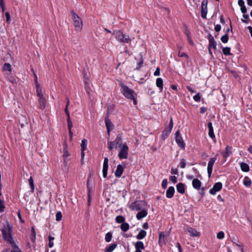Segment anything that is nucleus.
<instances>
[{
  "label": "nucleus",
  "instance_id": "obj_1",
  "mask_svg": "<svg viewBox=\"0 0 252 252\" xmlns=\"http://www.w3.org/2000/svg\"><path fill=\"white\" fill-rule=\"evenodd\" d=\"M120 86L122 87L121 92L127 98L132 100L134 105L136 104L137 102L135 98V94L134 92L122 83L120 84Z\"/></svg>",
  "mask_w": 252,
  "mask_h": 252
},
{
  "label": "nucleus",
  "instance_id": "obj_2",
  "mask_svg": "<svg viewBox=\"0 0 252 252\" xmlns=\"http://www.w3.org/2000/svg\"><path fill=\"white\" fill-rule=\"evenodd\" d=\"M12 227V225L8 222H7L4 224L2 229V233L4 239L8 241L11 244L15 243L12 240L11 236Z\"/></svg>",
  "mask_w": 252,
  "mask_h": 252
},
{
  "label": "nucleus",
  "instance_id": "obj_3",
  "mask_svg": "<svg viewBox=\"0 0 252 252\" xmlns=\"http://www.w3.org/2000/svg\"><path fill=\"white\" fill-rule=\"evenodd\" d=\"M116 39L119 42H122L123 44L128 43L131 42V39L129 36L124 34L120 31H118L115 32Z\"/></svg>",
  "mask_w": 252,
  "mask_h": 252
},
{
  "label": "nucleus",
  "instance_id": "obj_4",
  "mask_svg": "<svg viewBox=\"0 0 252 252\" xmlns=\"http://www.w3.org/2000/svg\"><path fill=\"white\" fill-rule=\"evenodd\" d=\"M71 14L74 27H75L76 30L80 31L83 27L82 20L78 16V15L74 13L73 11H71Z\"/></svg>",
  "mask_w": 252,
  "mask_h": 252
},
{
  "label": "nucleus",
  "instance_id": "obj_5",
  "mask_svg": "<svg viewBox=\"0 0 252 252\" xmlns=\"http://www.w3.org/2000/svg\"><path fill=\"white\" fill-rule=\"evenodd\" d=\"M122 144V137L119 134L117 136L115 140L113 141H108L107 143L108 148L110 150L113 149H117V146L121 147Z\"/></svg>",
  "mask_w": 252,
  "mask_h": 252
},
{
  "label": "nucleus",
  "instance_id": "obj_6",
  "mask_svg": "<svg viewBox=\"0 0 252 252\" xmlns=\"http://www.w3.org/2000/svg\"><path fill=\"white\" fill-rule=\"evenodd\" d=\"M128 147L125 143L120 147L118 157L120 159H126L128 157Z\"/></svg>",
  "mask_w": 252,
  "mask_h": 252
},
{
  "label": "nucleus",
  "instance_id": "obj_7",
  "mask_svg": "<svg viewBox=\"0 0 252 252\" xmlns=\"http://www.w3.org/2000/svg\"><path fill=\"white\" fill-rule=\"evenodd\" d=\"M173 126V122L172 118H171L170 120V123L168 127H166L163 131L162 132V134L161 135V138L163 140H165L170 133L172 129Z\"/></svg>",
  "mask_w": 252,
  "mask_h": 252
},
{
  "label": "nucleus",
  "instance_id": "obj_8",
  "mask_svg": "<svg viewBox=\"0 0 252 252\" xmlns=\"http://www.w3.org/2000/svg\"><path fill=\"white\" fill-rule=\"evenodd\" d=\"M170 232L169 231L160 232L159 235L158 242L160 245H165L166 241V238L169 236Z\"/></svg>",
  "mask_w": 252,
  "mask_h": 252
},
{
  "label": "nucleus",
  "instance_id": "obj_9",
  "mask_svg": "<svg viewBox=\"0 0 252 252\" xmlns=\"http://www.w3.org/2000/svg\"><path fill=\"white\" fill-rule=\"evenodd\" d=\"M216 160H217V158L216 157L212 158L210 159V160L208 163L207 172H208L209 178H210L211 176V174H212V170H213V165H214L215 161H216Z\"/></svg>",
  "mask_w": 252,
  "mask_h": 252
},
{
  "label": "nucleus",
  "instance_id": "obj_10",
  "mask_svg": "<svg viewBox=\"0 0 252 252\" xmlns=\"http://www.w3.org/2000/svg\"><path fill=\"white\" fill-rule=\"evenodd\" d=\"M222 185L221 183L220 182H218L216 183L213 187L211 188L209 192L210 194L212 195H215L217 191H219L222 188Z\"/></svg>",
  "mask_w": 252,
  "mask_h": 252
},
{
  "label": "nucleus",
  "instance_id": "obj_11",
  "mask_svg": "<svg viewBox=\"0 0 252 252\" xmlns=\"http://www.w3.org/2000/svg\"><path fill=\"white\" fill-rule=\"evenodd\" d=\"M109 115L107 113L106 114L105 119V125L107 131V133L108 135L110 134V132L111 129L113 128V124L110 121V120L108 118Z\"/></svg>",
  "mask_w": 252,
  "mask_h": 252
},
{
  "label": "nucleus",
  "instance_id": "obj_12",
  "mask_svg": "<svg viewBox=\"0 0 252 252\" xmlns=\"http://www.w3.org/2000/svg\"><path fill=\"white\" fill-rule=\"evenodd\" d=\"M108 168V158H105L104 160L103 165V169H102L103 177L104 178H106L107 177Z\"/></svg>",
  "mask_w": 252,
  "mask_h": 252
},
{
  "label": "nucleus",
  "instance_id": "obj_13",
  "mask_svg": "<svg viewBox=\"0 0 252 252\" xmlns=\"http://www.w3.org/2000/svg\"><path fill=\"white\" fill-rule=\"evenodd\" d=\"M207 1L203 0L201 5V16L203 18H205L207 15Z\"/></svg>",
  "mask_w": 252,
  "mask_h": 252
},
{
  "label": "nucleus",
  "instance_id": "obj_14",
  "mask_svg": "<svg viewBox=\"0 0 252 252\" xmlns=\"http://www.w3.org/2000/svg\"><path fill=\"white\" fill-rule=\"evenodd\" d=\"M208 127L209 128L208 134L209 137L213 140H214L215 139V135L214 133V129L212 123L209 122L208 123Z\"/></svg>",
  "mask_w": 252,
  "mask_h": 252
},
{
  "label": "nucleus",
  "instance_id": "obj_15",
  "mask_svg": "<svg viewBox=\"0 0 252 252\" xmlns=\"http://www.w3.org/2000/svg\"><path fill=\"white\" fill-rule=\"evenodd\" d=\"M38 101L39 103V108L44 109L45 107L46 100L44 95L38 96Z\"/></svg>",
  "mask_w": 252,
  "mask_h": 252
},
{
  "label": "nucleus",
  "instance_id": "obj_16",
  "mask_svg": "<svg viewBox=\"0 0 252 252\" xmlns=\"http://www.w3.org/2000/svg\"><path fill=\"white\" fill-rule=\"evenodd\" d=\"M87 139H83L81 144V157L83 158L84 157L85 154H84V151L87 149Z\"/></svg>",
  "mask_w": 252,
  "mask_h": 252
},
{
  "label": "nucleus",
  "instance_id": "obj_17",
  "mask_svg": "<svg viewBox=\"0 0 252 252\" xmlns=\"http://www.w3.org/2000/svg\"><path fill=\"white\" fill-rule=\"evenodd\" d=\"M192 184L193 187L195 189H199L201 186V182L200 181H199L197 179H194L192 180Z\"/></svg>",
  "mask_w": 252,
  "mask_h": 252
},
{
  "label": "nucleus",
  "instance_id": "obj_18",
  "mask_svg": "<svg viewBox=\"0 0 252 252\" xmlns=\"http://www.w3.org/2000/svg\"><path fill=\"white\" fill-rule=\"evenodd\" d=\"M130 208L132 210L139 211L141 209V205L139 202H133L130 204Z\"/></svg>",
  "mask_w": 252,
  "mask_h": 252
},
{
  "label": "nucleus",
  "instance_id": "obj_19",
  "mask_svg": "<svg viewBox=\"0 0 252 252\" xmlns=\"http://www.w3.org/2000/svg\"><path fill=\"white\" fill-rule=\"evenodd\" d=\"M124 171V167L122 165L119 164L117 166V169L115 171V175L117 177H120L122 176Z\"/></svg>",
  "mask_w": 252,
  "mask_h": 252
},
{
  "label": "nucleus",
  "instance_id": "obj_20",
  "mask_svg": "<svg viewBox=\"0 0 252 252\" xmlns=\"http://www.w3.org/2000/svg\"><path fill=\"white\" fill-rule=\"evenodd\" d=\"M175 192V189L173 187H170L166 190V197L171 198L173 196Z\"/></svg>",
  "mask_w": 252,
  "mask_h": 252
},
{
  "label": "nucleus",
  "instance_id": "obj_21",
  "mask_svg": "<svg viewBox=\"0 0 252 252\" xmlns=\"http://www.w3.org/2000/svg\"><path fill=\"white\" fill-rule=\"evenodd\" d=\"M176 142L178 145V146L183 149H184L185 147V144L184 142L183 139L181 136L175 137Z\"/></svg>",
  "mask_w": 252,
  "mask_h": 252
},
{
  "label": "nucleus",
  "instance_id": "obj_22",
  "mask_svg": "<svg viewBox=\"0 0 252 252\" xmlns=\"http://www.w3.org/2000/svg\"><path fill=\"white\" fill-rule=\"evenodd\" d=\"M177 190L178 192L183 194L185 193V185L182 183H178L177 186Z\"/></svg>",
  "mask_w": 252,
  "mask_h": 252
},
{
  "label": "nucleus",
  "instance_id": "obj_23",
  "mask_svg": "<svg viewBox=\"0 0 252 252\" xmlns=\"http://www.w3.org/2000/svg\"><path fill=\"white\" fill-rule=\"evenodd\" d=\"M147 215V212L144 210H142L139 211L136 215V218L137 220H141L143 218L146 217Z\"/></svg>",
  "mask_w": 252,
  "mask_h": 252
},
{
  "label": "nucleus",
  "instance_id": "obj_24",
  "mask_svg": "<svg viewBox=\"0 0 252 252\" xmlns=\"http://www.w3.org/2000/svg\"><path fill=\"white\" fill-rule=\"evenodd\" d=\"M156 85L159 89L160 92H162L163 89V80L161 78L157 79Z\"/></svg>",
  "mask_w": 252,
  "mask_h": 252
},
{
  "label": "nucleus",
  "instance_id": "obj_25",
  "mask_svg": "<svg viewBox=\"0 0 252 252\" xmlns=\"http://www.w3.org/2000/svg\"><path fill=\"white\" fill-rule=\"evenodd\" d=\"M146 234L147 232L146 231L144 230H141L136 236V238L138 240L143 239L145 237Z\"/></svg>",
  "mask_w": 252,
  "mask_h": 252
},
{
  "label": "nucleus",
  "instance_id": "obj_26",
  "mask_svg": "<svg viewBox=\"0 0 252 252\" xmlns=\"http://www.w3.org/2000/svg\"><path fill=\"white\" fill-rule=\"evenodd\" d=\"M116 244H112L108 247H106L105 250V252H112L117 247Z\"/></svg>",
  "mask_w": 252,
  "mask_h": 252
},
{
  "label": "nucleus",
  "instance_id": "obj_27",
  "mask_svg": "<svg viewBox=\"0 0 252 252\" xmlns=\"http://www.w3.org/2000/svg\"><path fill=\"white\" fill-rule=\"evenodd\" d=\"M135 249L143 250H144V245L142 242L138 241L135 244Z\"/></svg>",
  "mask_w": 252,
  "mask_h": 252
},
{
  "label": "nucleus",
  "instance_id": "obj_28",
  "mask_svg": "<svg viewBox=\"0 0 252 252\" xmlns=\"http://www.w3.org/2000/svg\"><path fill=\"white\" fill-rule=\"evenodd\" d=\"M241 170L244 172H248L250 170L249 166L247 163L242 162L240 164Z\"/></svg>",
  "mask_w": 252,
  "mask_h": 252
},
{
  "label": "nucleus",
  "instance_id": "obj_29",
  "mask_svg": "<svg viewBox=\"0 0 252 252\" xmlns=\"http://www.w3.org/2000/svg\"><path fill=\"white\" fill-rule=\"evenodd\" d=\"M36 87V94H37V95L38 96H43V94H42V89H41V87H40V85L39 83H37V85L35 86Z\"/></svg>",
  "mask_w": 252,
  "mask_h": 252
},
{
  "label": "nucleus",
  "instance_id": "obj_30",
  "mask_svg": "<svg viewBox=\"0 0 252 252\" xmlns=\"http://www.w3.org/2000/svg\"><path fill=\"white\" fill-rule=\"evenodd\" d=\"M244 185L247 187H250L252 185V181L248 177H245L243 180Z\"/></svg>",
  "mask_w": 252,
  "mask_h": 252
},
{
  "label": "nucleus",
  "instance_id": "obj_31",
  "mask_svg": "<svg viewBox=\"0 0 252 252\" xmlns=\"http://www.w3.org/2000/svg\"><path fill=\"white\" fill-rule=\"evenodd\" d=\"M187 231L192 236H195L197 235V232L196 230L191 227H189L187 229Z\"/></svg>",
  "mask_w": 252,
  "mask_h": 252
},
{
  "label": "nucleus",
  "instance_id": "obj_32",
  "mask_svg": "<svg viewBox=\"0 0 252 252\" xmlns=\"http://www.w3.org/2000/svg\"><path fill=\"white\" fill-rule=\"evenodd\" d=\"M231 148L229 146H226L225 149V152L223 154V157L224 158H226L229 156L231 152Z\"/></svg>",
  "mask_w": 252,
  "mask_h": 252
},
{
  "label": "nucleus",
  "instance_id": "obj_33",
  "mask_svg": "<svg viewBox=\"0 0 252 252\" xmlns=\"http://www.w3.org/2000/svg\"><path fill=\"white\" fill-rule=\"evenodd\" d=\"M129 227V224L126 222H123L121 225V228L124 232L127 231L128 230Z\"/></svg>",
  "mask_w": 252,
  "mask_h": 252
},
{
  "label": "nucleus",
  "instance_id": "obj_34",
  "mask_svg": "<svg viewBox=\"0 0 252 252\" xmlns=\"http://www.w3.org/2000/svg\"><path fill=\"white\" fill-rule=\"evenodd\" d=\"M139 62L137 63L136 69L140 68L143 63V60L141 55L139 56Z\"/></svg>",
  "mask_w": 252,
  "mask_h": 252
},
{
  "label": "nucleus",
  "instance_id": "obj_35",
  "mask_svg": "<svg viewBox=\"0 0 252 252\" xmlns=\"http://www.w3.org/2000/svg\"><path fill=\"white\" fill-rule=\"evenodd\" d=\"M125 219L124 218V217L122 216H118L116 218V221L118 223H123V222H125Z\"/></svg>",
  "mask_w": 252,
  "mask_h": 252
},
{
  "label": "nucleus",
  "instance_id": "obj_36",
  "mask_svg": "<svg viewBox=\"0 0 252 252\" xmlns=\"http://www.w3.org/2000/svg\"><path fill=\"white\" fill-rule=\"evenodd\" d=\"M222 52L224 55H229L230 53V48L229 47H224L222 48Z\"/></svg>",
  "mask_w": 252,
  "mask_h": 252
},
{
  "label": "nucleus",
  "instance_id": "obj_37",
  "mask_svg": "<svg viewBox=\"0 0 252 252\" xmlns=\"http://www.w3.org/2000/svg\"><path fill=\"white\" fill-rule=\"evenodd\" d=\"M112 238V234L111 232H108L105 235V240L107 242H109L111 241Z\"/></svg>",
  "mask_w": 252,
  "mask_h": 252
},
{
  "label": "nucleus",
  "instance_id": "obj_38",
  "mask_svg": "<svg viewBox=\"0 0 252 252\" xmlns=\"http://www.w3.org/2000/svg\"><path fill=\"white\" fill-rule=\"evenodd\" d=\"M12 247V250L11 252H22L19 248L16 246L15 243H12L11 244Z\"/></svg>",
  "mask_w": 252,
  "mask_h": 252
},
{
  "label": "nucleus",
  "instance_id": "obj_39",
  "mask_svg": "<svg viewBox=\"0 0 252 252\" xmlns=\"http://www.w3.org/2000/svg\"><path fill=\"white\" fill-rule=\"evenodd\" d=\"M3 70L4 71H11V65L9 63H5L3 66Z\"/></svg>",
  "mask_w": 252,
  "mask_h": 252
},
{
  "label": "nucleus",
  "instance_id": "obj_40",
  "mask_svg": "<svg viewBox=\"0 0 252 252\" xmlns=\"http://www.w3.org/2000/svg\"><path fill=\"white\" fill-rule=\"evenodd\" d=\"M220 39H221V41H222V42H223L224 43L227 42V41L228 40V34L227 33H225L224 35H223L222 36H221Z\"/></svg>",
  "mask_w": 252,
  "mask_h": 252
},
{
  "label": "nucleus",
  "instance_id": "obj_41",
  "mask_svg": "<svg viewBox=\"0 0 252 252\" xmlns=\"http://www.w3.org/2000/svg\"><path fill=\"white\" fill-rule=\"evenodd\" d=\"M217 46V43L215 40L209 41V44L208 47H213L214 49H216Z\"/></svg>",
  "mask_w": 252,
  "mask_h": 252
},
{
  "label": "nucleus",
  "instance_id": "obj_42",
  "mask_svg": "<svg viewBox=\"0 0 252 252\" xmlns=\"http://www.w3.org/2000/svg\"><path fill=\"white\" fill-rule=\"evenodd\" d=\"M62 218V214L60 211L58 212L56 214V220L57 221H60Z\"/></svg>",
  "mask_w": 252,
  "mask_h": 252
},
{
  "label": "nucleus",
  "instance_id": "obj_43",
  "mask_svg": "<svg viewBox=\"0 0 252 252\" xmlns=\"http://www.w3.org/2000/svg\"><path fill=\"white\" fill-rule=\"evenodd\" d=\"M224 237V233L223 231H220L218 234L217 237L218 239H222Z\"/></svg>",
  "mask_w": 252,
  "mask_h": 252
},
{
  "label": "nucleus",
  "instance_id": "obj_44",
  "mask_svg": "<svg viewBox=\"0 0 252 252\" xmlns=\"http://www.w3.org/2000/svg\"><path fill=\"white\" fill-rule=\"evenodd\" d=\"M29 184L31 187V189H32V190H33L34 189V184H33V180L32 178V177H31L29 179Z\"/></svg>",
  "mask_w": 252,
  "mask_h": 252
},
{
  "label": "nucleus",
  "instance_id": "obj_45",
  "mask_svg": "<svg viewBox=\"0 0 252 252\" xmlns=\"http://www.w3.org/2000/svg\"><path fill=\"white\" fill-rule=\"evenodd\" d=\"M178 56L180 57H186V58H188V56L186 53L181 52L180 49L179 50Z\"/></svg>",
  "mask_w": 252,
  "mask_h": 252
},
{
  "label": "nucleus",
  "instance_id": "obj_46",
  "mask_svg": "<svg viewBox=\"0 0 252 252\" xmlns=\"http://www.w3.org/2000/svg\"><path fill=\"white\" fill-rule=\"evenodd\" d=\"M69 156V154L68 153V152L67 151V150H66V148L65 147L63 148V157L64 158H67V157H68ZM65 160V159H64V160Z\"/></svg>",
  "mask_w": 252,
  "mask_h": 252
},
{
  "label": "nucleus",
  "instance_id": "obj_47",
  "mask_svg": "<svg viewBox=\"0 0 252 252\" xmlns=\"http://www.w3.org/2000/svg\"><path fill=\"white\" fill-rule=\"evenodd\" d=\"M162 187L163 189H166L167 187V179H164L161 184Z\"/></svg>",
  "mask_w": 252,
  "mask_h": 252
},
{
  "label": "nucleus",
  "instance_id": "obj_48",
  "mask_svg": "<svg viewBox=\"0 0 252 252\" xmlns=\"http://www.w3.org/2000/svg\"><path fill=\"white\" fill-rule=\"evenodd\" d=\"M193 99L195 101H199L200 99V95L199 94H197L193 96Z\"/></svg>",
  "mask_w": 252,
  "mask_h": 252
},
{
  "label": "nucleus",
  "instance_id": "obj_49",
  "mask_svg": "<svg viewBox=\"0 0 252 252\" xmlns=\"http://www.w3.org/2000/svg\"><path fill=\"white\" fill-rule=\"evenodd\" d=\"M186 162L184 159H182L180 162V166L182 168H184L186 167Z\"/></svg>",
  "mask_w": 252,
  "mask_h": 252
},
{
  "label": "nucleus",
  "instance_id": "obj_50",
  "mask_svg": "<svg viewBox=\"0 0 252 252\" xmlns=\"http://www.w3.org/2000/svg\"><path fill=\"white\" fill-rule=\"evenodd\" d=\"M5 16H6V22L8 23H9L10 22V15L9 14V13L8 12H6L5 13Z\"/></svg>",
  "mask_w": 252,
  "mask_h": 252
},
{
  "label": "nucleus",
  "instance_id": "obj_51",
  "mask_svg": "<svg viewBox=\"0 0 252 252\" xmlns=\"http://www.w3.org/2000/svg\"><path fill=\"white\" fill-rule=\"evenodd\" d=\"M4 208V205L3 202L0 200V212H1L2 211H3Z\"/></svg>",
  "mask_w": 252,
  "mask_h": 252
},
{
  "label": "nucleus",
  "instance_id": "obj_52",
  "mask_svg": "<svg viewBox=\"0 0 252 252\" xmlns=\"http://www.w3.org/2000/svg\"><path fill=\"white\" fill-rule=\"evenodd\" d=\"M221 30V26L220 25H216L215 26V30L216 32H220Z\"/></svg>",
  "mask_w": 252,
  "mask_h": 252
},
{
  "label": "nucleus",
  "instance_id": "obj_53",
  "mask_svg": "<svg viewBox=\"0 0 252 252\" xmlns=\"http://www.w3.org/2000/svg\"><path fill=\"white\" fill-rule=\"evenodd\" d=\"M160 75V69L158 67L156 68V71L154 72L155 76H159Z\"/></svg>",
  "mask_w": 252,
  "mask_h": 252
},
{
  "label": "nucleus",
  "instance_id": "obj_54",
  "mask_svg": "<svg viewBox=\"0 0 252 252\" xmlns=\"http://www.w3.org/2000/svg\"><path fill=\"white\" fill-rule=\"evenodd\" d=\"M170 180L173 183H176L177 182V177L175 176L170 177Z\"/></svg>",
  "mask_w": 252,
  "mask_h": 252
},
{
  "label": "nucleus",
  "instance_id": "obj_55",
  "mask_svg": "<svg viewBox=\"0 0 252 252\" xmlns=\"http://www.w3.org/2000/svg\"><path fill=\"white\" fill-rule=\"evenodd\" d=\"M186 34H187V37H188V40L189 41V42L191 44H193V42L192 41V40H191V38H190V36H189V32H186Z\"/></svg>",
  "mask_w": 252,
  "mask_h": 252
},
{
  "label": "nucleus",
  "instance_id": "obj_56",
  "mask_svg": "<svg viewBox=\"0 0 252 252\" xmlns=\"http://www.w3.org/2000/svg\"><path fill=\"white\" fill-rule=\"evenodd\" d=\"M241 11L242 13H243V14L246 13L247 12V8L246 7V6H243L241 7Z\"/></svg>",
  "mask_w": 252,
  "mask_h": 252
},
{
  "label": "nucleus",
  "instance_id": "obj_57",
  "mask_svg": "<svg viewBox=\"0 0 252 252\" xmlns=\"http://www.w3.org/2000/svg\"><path fill=\"white\" fill-rule=\"evenodd\" d=\"M171 173L172 174L177 175L178 173V170L176 168H172L171 169Z\"/></svg>",
  "mask_w": 252,
  "mask_h": 252
},
{
  "label": "nucleus",
  "instance_id": "obj_58",
  "mask_svg": "<svg viewBox=\"0 0 252 252\" xmlns=\"http://www.w3.org/2000/svg\"><path fill=\"white\" fill-rule=\"evenodd\" d=\"M238 4L240 7L245 6V3H244V1H243V0H238Z\"/></svg>",
  "mask_w": 252,
  "mask_h": 252
},
{
  "label": "nucleus",
  "instance_id": "obj_59",
  "mask_svg": "<svg viewBox=\"0 0 252 252\" xmlns=\"http://www.w3.org/2000/svg\"><path fill=\"white\" fill-rule=\"evenodd\" d=\"M208 39L209 40V41L215 40L214 37L211 34H209L208 35Z\"/></svg>",
  "mask_w": 252,
  "mask_h": 252
},
{
  "label": "nucleus",
  "instance_id": "obj_60",
  "mask_svg": "<svg viewBox=\"0 0 252 252\" xmlns=\"http://www.w3.org/2000/svg\"><path fill=\"white\" fill-rule=\"evenodd\" d=\"M206 110V109L205 107H202L200 109V112L202 114H203L205 112Z\"/></svg>",
  "mask_w": 252,
  "mask_h": 252
},
{
  "label": "nucleus",
  "instance_id": "obj_61",
  "mask_svg": "<svg viewBox=\"0 0 252 252\" xmlns=\"http://www.w3.org/2000/svg\"><path fill=\"white\" fill-rule=\"evenodd\" d=\"M176 245H177V247L178 249L179 252H182V248H181L180 244L179 243H177Z\"/></svg>",
  "mask_w": 252,
  "mask_h": 252
},
{
  "label": "nucleus",
  "instance_id": "obj_62",
  "mask_svg": "<svg viewBox=\"0 0 252 252\" xmlns=\"http://www.w3.org/2000/svg\"><path fill=\"white\" fill-rule=\"evenodd\" d=\"M0 5L1 9L2 10V12H3L5 9V4L4 3L1 4H0Z\"/></svg>",
  "mask_w": 252,
  "mask_h": 252
},
{
  "label": "nucleus",
  "instance_id": "obj_63",
  "mask_svg": "<svg viewBox=\"0 0 252 252\" xmlns=\"http://www.w3.org/2000/svg\"><path fill=\"white\" fill-rule=\"evenodd\" d=\"M35 238H36V235L35 234H32V236H31V240L33 242L35 241Z\"/></svg>",
  "mask_w": 252,
  "mask_h": 252
},
{
  "label": "nucleus",
  "instance_id": "obj_64",
  "mask_svg": "<svg viewBox=\"0 0 252 252\" xmlns=\"http://www.w3.org/2000/svg\"><path fill=\"white\" fill-rule=\"evenodd\" d=\"M248 30H249V32L251 33V35L252 37V27L251 26H249L248 27Z\"/></svg>",
  "mask_w": 252,
  "mask_h": 252
}]
</instances>
